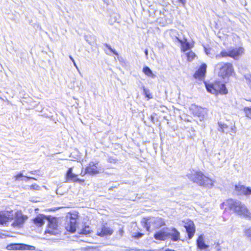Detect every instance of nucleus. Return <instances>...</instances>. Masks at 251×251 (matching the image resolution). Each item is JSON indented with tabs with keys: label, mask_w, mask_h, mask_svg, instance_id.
<instances>
[{
	"label": "nucleus",
	"mask_w": 251,
	"mask_h": 251,
	"mask_svg": "<svg viewBox=\"0 0 251 251\" xmlns=\"http://www.w3.org/2000/svg\"><path fill=\"white\" fill-rule=\"evenodd\" d=\"M226 203L229 209L233 213L246 219L251 220V212L241 201L229 199L227 200Z\"/></svg>",
	"instance_id": "nucleus-1"
},
{
	"label": "nucleus",
	"mask_w": 251,
	"mask_h": 251,
	"mask_svg": "<svg viewBox=\"0 0 251 251\" xmlns=\"http://www.w3.org/2000/svg\"><path fill=\"white\" fill-rule=\"evenodd\" d=\"M187 176L191 181L200 185L211 188L213 185L214 181L204 176L201 171H193L188 174Z\"/></svg>",
	"instance_id": "nucleus-2"
},
{
	"label": "nucleus",
	"mask_w": 251,
	"mask_h": 251,
	"mask_svg": "<svg viewBox=\"0 0 251 251\" xmlns=\"http://www.w3.org/2000/svg\"><path fill=\"white\" fill-rule=\"evenodd\" d=\"M204 83L207 91L212 94L217 95L218 93L226 94L228 93L225 85L223 83L218 81H216L214 83H209L206 81H204Z\"/></svg>",
	"instance_id": "nucleus-3"
},
{
	"label": "nucleus",
	"mask_w": 251,
	"mask_h": 251,
	"mask_svg": "<svg viewBox=\"0 0 251 251\" xmlns=\"http://www.w3.org/2000/svg\"><path fill=\"white\" fill-rule=\"evenodd\" d=\"M216 69H219L218 75L222 78L229 77L233 72L232 65L229 63H220L216 65Z\"/></svg>",
	"instance_id": "nucleus-4"
},
{
	"label": "nucleus",
	"mask_w": 251,
	"mask_h": 251,
	"mask_svg": "<svg viewBox=\"0 0 251 251\" xmlns=\"http://www.w3.org/2000/svg\"><path fill=\"white\" fill-rule=\"evenodd\" d=\"M27 219V216L23 214L21 210H18L13 214L14 221L11 226L16 228H21Z\"/></svg>",
	"instance_id": "nucleus-5"
},
{
	"label": "nucleus",
	"mask_w": 251,
	"mask_h": 251,
	"mask_svg": "<svg viewBox=\"0 0 251 251\" xmlns=\"http://www.w3.org/2000/svg\"><path fill=\"white\" fill-rule=\"evenodd\" d=\"M164 225H165L164 220L161 218L157 217L147 219L145 223L144 227L148 231H150L151 226L154 228H158Z\"/></svg>",
	"instance_id": "nucleus-6"
},
{
	"label": "nucleus",
	"mask_w": 251,
	"mask_h": 251,
	"mask_svg": "<svg viewBox=\"0 0 251 251\" xmlns=\"http://www.w3.org/2000/svg\"><path fill=\"white\" fill-rule=\"evenodd\" d=\"M49 222L48 228L45 230V234L49 233L50 235H56L60 233V230L58 228V225L56 220L54 218L50 219L48 217Z\"/></svg>",
	"instance_id": "nucleus-7"
},
{
	"label": "nucleus",
	"mask_w": 251,
	"mask_h": 251,
	"mask_svg": "<svg viewBox=\"0 0 251 251\" xmlns=\"http://www.w3.org/2000/svg\"><path fill=\"white\" fill-rule=\"evenodd\" d=\"M102 171L100 167L99 166L98 162H90L86 168L84 174H88L91 175L99 174Z\"/></svg>",
	"instance_id": "nucleus-8"
},
{
	"label": "nucleus",
	"mask_w": 251,
	"mask_h": 251,
	"mask_svg": "<svg viewBox=\"0 0 251 251\" xmlns=\"http://www.w3.org/2000/svg\"><path fill=\"white\" fill-rule=\"evenodd\" d=\"M218 125V130L220 132L226 134L229 133L231 135L232 133L235 134L236 132V127L235 125L232 126H229L226 124L221 122H219Z\"/></svg>",
	"instance_id": "nucleus-9"
},
{
	"label": "nucleus",
	"mask_w": 251,
	"mask_h": 251,
	"mask_svg": "<svg viewBox=\"0 0 251 251\" xmlns=\"http://www.w3.org/2000/svg\"><path fill=\"white\" fill-rule=\"evenodd\" d=\"M13 219V211L12 210L0 211V224H6L7 222L12 221Z\"/></svg>",
	"instance_id": "nucleus-10"
},
{
	"label": "nucleus",
	"mask_w": 251,
	"mask_h": 251,
	"mask_svg": "<svg viewBox=\"0 0 251 251\" xmlns=\"http://www.w3.org/2000/svg\"><path fill=\"white\" fill-rule=\"evenodd\" d=\"M8 250H34L35 247L24 244H10L6 247Z\"/></svg>",
	"instance_id": "nucleus-11"
},
{
	"label": "nucleus",
	"mask_w": 251,
	"mask_h": 251,
	"mask_svg": "<svg viewBox=\"0 0 251 251\" xmlns=\"http://www.w3.org/2000/svg\"><path fill=\"white\" fill-rule=\"evenodd\" d=\"M168 238L173 241L176 242L180 240V232L175 227H167Z\"/></svg>",
	"instance_id": "nucleus-12"
},
{
	"label": "nucleus",
	"mask_w": 251,
	"mask_h": 251,
	"mask_svg": "<svg viewBox=\"0 0 251 251\" xmlns=\"http://www.w3.org/2000/svg\"><path fill=\"white\" fill-rule=\"evenodd\" d=\"M77 215L75 214L71 216L70 221L66 226V228L68 231L72 233L76 231L77 226Z\"/></svg>",
	"instance_id": "nucleus-13"
},
{
	"label": "nucleus",
	"mask_w": 251,
	"mask_h": 251,
	"mask_svg": "<svg viewBox=\"0 0 251 251\" xmlns=\"http://www.w3.org/2000/svg\"><path fill=\"white\" fill-rule=\"evenodd\" d=\"M235 190L238 195L249 196L251 195V188L240 184L235 186Z\"/></svg>",
	"instance_id": "nucleus-14"
},
{
	"label": "nucleus",
	"mask_w": 251,
	"mask_h": 251,
	"mask_svg": "<svg viewBox=\"0 0 251 251\" xmlns=\"http://www.w3.org/2000/svg\"><path fill=\"white\" fill-rule=\"evenodd\" d=\"M167 227L156 231L154 234V238L159 241H165L168 239Z\"/></svg>",
	"instance_id": "nucleus-15"
},
{
	"label": "nucleus",
	"mask_w": 251,
	"mask_h": 251,
	"mask_svg": "<svg viewBox=\"0 0 251 251\" xmlns=\"http://www.w3.org/2000/svg\"><path fill=\"white\" fill-rule=\"evenodd\" d=\"M113 232V230L108 226H102L97 230V234L100 237L106 235H110Z\"/></svg>",
	"instance_id": "nucleus-16"
},
{
	"label": "nucleus",
	"mask_w": 251,
	"mask_h": 251,
	"mask_svg": "<svg viewBox=\"0 0 251 251\" xmlns=\"http://www.w3.org/2000/svg\"><path fill=\"white\" fill-rule=\"evenodd\" d=\"M230 57L237 59L238 57L244 53V49L242 47L229 48Z\"/></svg>",
	"instance_id": "nucleus-17"
},
{
	"label": "nucleus",
	"mask_w": 251,
	"mask_h": 251,
	"mask_svg": "<svg viewBox=\"0 0 251 251\" xmlns=\"http://www.w3.org/2000/svg\"><path fill=\"white\" fill-rule=\"evenodd\" d=\"M184 227L188 233L189 238H192L195 232V228L193 222L189 221L188 223L185 224Z\"/></svg>",
	"instance_id": "nucleus-18"
},
{
	"label": "nucleus",
	"mask_w": 251,
	"mask_h": 251,
	"mask_svg": "<svg viewBox=\"0 0 251 251\" xmlns=\"http://www.w3.org/2000/svg\"><path fill=\"white\" fill-rule=\"evenodd\" d=\"M207 65L206 64H202L198 70L196 72L194 76L195 78L198 77H204L206 72Z\"/></svg>",
	"instance_id": "nucleus-19"
},
{
	"label": "nucleus",
	"mask_w": 251,
	"mask_h": 251,
	"mask_svg": "<svg viewBox=\"0 0 251 251\" xmlns=\"http://www.w3.org/2000/svg\"><path fill=\"white\" fill-rule=\"evenodd\" d=\"M48 217L43 214H39L33 219V223L37 226H41L45 224V220H48Z\"/></svg>",
	"instance_id": "nucleus-20"
},
{
	"label": "nucleus",
	"mask_w": 251,
	"mask_h": 251,
	"mask_svg": "<svg viewBox=\"0 0 251 251\" xmlns=\"http://www.w3.org/2000/svg\"><path fill=\"white\" fill-rule=\"evenodd\" d=\"M76 177L77 175L73 173V168H70L66 173V182H68L69 181H72L73 182L79 181V179L77 178Z\"/></svg>",
	"instance_id": "nucleus-21"
},
{
	"label": "nucleus",
	"mask_w": 251,
	"mask_h": 251,
	"mask_svg": "<svg viewBox=\"0 0 251 251\" xmlns=\"http://www.w3.org/2000/svg\"><path fill=\"white\" fill-rule=\"evenodd\" d=\"M206 114V110L205 109L201 107H197L194 114L199 117V120L202 121L204 120Z\"/></svg>",
	"instance_id": "nucleus-22"
},
{
	"label": "nucleus",
	"mask_w": 251,
	"mask_h": 251,
	"mask_svg": "<svg viewBox=\"0 0 251 251\" xmlns=\"http://www.w3.org/2000/svg\"><path fill=\"white\" fill-rule=\"evenodd\" d=\"M197 244L199 249L201 250H205L208 248V246L204 243L202 235H200L197 240Z\"/></svg>",
	"instance_id": "nucleus-23"
},
{
	"label": "nucleus",
	"mask_w": 251,
	"mask_h": 251,
	"mask_svg": "<svg viewBox=\"0 0 251 251\" xmlns=\"http://www.w3.org/2000/svg\"><path fill=\"white\" fill-rule=\"evenodd\" d=\"M177 39L178 41L181 44V50L183 51H186L191 48L190 43L187 41H183L182 40L179 39L178 38H177Z\"/></svg>",
	"instance_id": "nucleus-24"
},
{
	"label": "nucleus",
	"mask_w": 251,
	"mask_h": 251,
	"mask_svg": "<svg viewBox=\"0 0 251 251\" xmlns=\"http://www.w3.org/2000/svg\"><path fill=\"white\" fill-rule=\"evenodd\" d=\"M227 56L230 57L229 49L228 50H223L220 53L217 54L215 57L216 59H219L221 57H225Z\"/></svg>",
	"instance_id": "nucleus-25"
},
{
	"label": "nucleus",
	"mask_w": 251,
	"mask_h": 251,
	"mask_svg": "<svg viewBox=\"0 0 251 251\" xmlns=\"http://www.w3.org/2000/svg\"><path fill=\"white\" fill-rule=\"evenodd\" d=\"M84 39L90 45H93L96 42V37L91 35H85Z\"/></svg>",
	"instance_id": "nucleus-26"
},
{
	"label": "nucleus",
	"mask_w": 251,
	"mask_h": 251,
	"mask_svg": "<svg viewBox=\"0 0 251 251\" xmlns=\"http://www.w3.org/2000/svg\"><path fill=\"white\" fill-rule=\"evenodd\" d=\"M143 72L149 77H153L154 76L151 70L150 69L149 67L147 66L144 67L143 68Z\"/></svg>",
	"instance_id": "nucleus-27"
},
{
	"label": "nucleus",
	"mask_w": 251,
	"mask_h": 251,
	"mask_svg": "<svg viewBox=\"0 0 251 251\" xmlns=\"http://www.w3.org/2000/svg\"><path fill=\"white\" fill-rule=\"evenodd\" d=\"M186 55L187 57V60L189 61H192L195 57L196 56L195 53L193 52L192 51H189L188 52L186 53Z\"/></svg>",
	"instance_id": "nucleus-28"
},
{
	"label": "nucleus",
	"mask_w": 251,
	"mask_h": 251,
	"mask_svg": "<svg viewBox=\"0 0 251 251\" xmlns=\"http://www.w3.org/2000/svg\"><path fill=\"white\" fill-rule=\"evenodd\" d=\"M244 111L246 116L247 117L251 119V106L250 107H245L244 108Z\"/></svg>",
	"instance_id": "nucleus-29"
},
{
	"label": "nucleus",
	"mask_w": 251,
	"mask_h": 251,
	"mask_svg": "<svg viewBox=\"0 0 251 251\" xmlns=\"http://www.w3.org/2000/svg\"><path fill=\"white\" fill-rule=\"evenodd\" d=\"M91 232V229L89 226H85L84 228L81 229L80 233L83 234H88Z\"/></svg>",
	"instance_id": "nucleus-30"
},
{
	"label": "nucleus",
	"mask_w": 251,
	"mask_h": 251,
	"mask_svg": "<svg viewBox=\"0 0 251 251\" xmlns=\"http://www.w3.org/2000/svg\"><path fill=\"white\" fill-rule=\"evenodd\" d=\"M143 88L144 90V93L146 97L149 99H151L152 97L151 94L150 93V90L148 89L145 88V86H143Z\"/></svg>",
	"instance_id": "nucleus-31"
},
{
	"label": "nucleus",
	"mask_w": 251,
	"mask_h": 251,
	"mask_svg": "<svg viewBox=\"0 0 251 251\" xmlns=\"http://www.w3.org/2000/svg\"><path fill=\"white\" fill-rule=\"evenodd\" d=\"M23 176L26 177L27 179H32L36 180V179L34 177H33L24 176L23 175V173H20L18 175L14 176V178L15 179V180H20L21 177H22Z\"/></svg>",
	"instance_id": "nucleus-32"
},
{
	"label": "nucleus",
	"mask_w": 251,
	"mask_h": 251,
	"mask_svg": "<svg viewBox=\"0 0 251 251\" xmlns=\"http://www.w3.org/2000/svg\"><path fill=\"white\" fill-rule=\"evenodd\" d=\"M244 233L247 238L251 240V227L245 229Z\"/></svg>",
	"instance_id": "nucleus-33"
},
{
	"label": "nucleus",
	"mask_w": 251,
	"mask_h": 251,
	"mask_svg": "<svg viewBox=\"0 0 251 251\" xmlns=\"http://www.w3.org/2000/svg\"><path fill=\"white\" fill-rule=\"evenodd\" d=\"M104 46L115 55H118V53L117 52V51L113 49L109 45L107 44H105Z\"/></svg>",
	"instance_id": "nucleus-34"
},
{
	"label": "nucleus",
	"mask_w": 251,
	"mask_h": 251,
	"mask_svg": "<svg viewBox=\"0 0 251 251\" xmlns=\"http://www.w3.org/2000/svg\"><path fill=\"white\" fill-rule=\"evenodd\" d=\"M31 189L38 190L39 188V186L37 184H32L30 186Z\"/></svg>",
	"instance_id": "nucleus-35"
},
{
	"label": "nucleus",
	"mask_w": 251,
	"mask_h": 251,
	"mask_svg": "<svg viewBox=\"0 0 251 251\" xmlns=\"http://www.w3.org/2000/svg\"><path fill=\"white\" fill-rule=\"evenodd\" d=\"M143 235V233H138L135 236V237L136 238H140L142 237Z\"/></svg>",
	"instance_id": "nucleus-36"
},
{
	"label": "nucleus",
	"mask_w": 251,
	"mask_h": 251,
	"mask_svg": "<svg viewBox=\"0 0 251 251\" xmlns=\"http://www.w3.org/2000/svg\"><path fill=\"white\" fill-rule=\"evenodd\" d=\"M210 50H211L210 49H207L205 47H204L205 52L206 54L207 55L210 53Z\"/></svg>",
	"instance_id": "nucleus-37"
},
{
	"label": "nucleus",
	"mask_w": 251,
	"mask_h": 251,
	"mask_svg": "<svg viewBox=\"0 0 251 251\" xmlns=\"http://www.w3.org/2000/svg\"><path fill=\"white\" fill-rule=\"evenodd\" d=\"M178 0L183 5H185L186 3V0Z\"/></svg>",
	"instance_id": "nucleus-38"
},
{
	"label": "nucleus",
	"mask_w": 251,
	"mask_h": 251,
	"mask_svg": "<svg viewBox=\"0 0 251 251\" xmlns=\"http://www.w3.org/2000/svg\"><path fill=\"white\" fill-rule=\"evenodd\" d=\"M144 52H145V54L146 55V57L148 58V49H146L145 50Z\"/></svg>",
	"instance_id": "nucleus-39"
},
{
	"label": "nucleus",
	"mask_w": 251,
	"mask_h": 251,
	"mask_svg": "<svg viewBox=\"0 0 251 251\" xmlns=\"http://www.w3.org/2000/svg\"><path fill=\"white\" fill-rule=\"evenodd\" d=\"M69 58H70V59L73 62H74V58H73V57L71 55L69 56Z\"/></svg>",
	"instance_id": "nucleus-40"
},
{
	"label": "nucleus",
	"mask_w": 251,
	"mask_h": 251,
	"mask_svg": "<svg viewBox=\"0 0 251 251\" xmlns=\"http://www.w3.org/2000/svg\"><path fill=\"white\" fill-rule=\"evenodd\" d=\"M165 251H174V250H171V249H167L165 250Z\"/></svg>",
	"instance_id": "nucleus-41"
},
{
	"label": "nucleus",
	"mask_w": 251,
	"mask_h": 251,
	"mask_svg": "<svg viewBox=\"0 0 251 251\" xmlns=\"http://www.w3.org/2000/svg\"><path fill=\"white\" fill-rule=\"evenodd\" d=\"M249 84L250 86V87L251 88V79H249Z\"/></svg>",
	"instance_id": "nucleus-42"
},
{
	"label": "nucleus",
	"mask_w": 251,
	"mask_h": 251,
	"mask_svg": "<svg viewBox=\"0 0 251 251\" xmlns=\"http://www.w3.org/2000/svg\"><path fill=\"white\" fill-rule=\"evenodd\" d=\"M73 63H74V65L76 67V65L75 61H74V62H73Z\"/></svg>",
	"instance_id": "nucleus-43"
},
{
	"label": "nucleus",
	"mask_w": 251,
	"mask_h": 251,
	"mask_svg": "<svg viewBox=\"0 0 251 251\" xmlns=\"http://www.w3.org/2000/svg\"><path fill=\"white\" fill-rule=\"evenodd\" d=\"M109 160H110V162H112V159H110V158H109Z\"/></svg>",
	"instance_id": "nucleus-44"
},
{
	"label": "nucleus",
	"mask_w": 251,
	"mask_h": 251,
	"mask_svg": "<svg viewBox=\"0 0 251 251\" xmlns=\"http://www.w3.org/2000/svg\"><path fill=\"white\" fill-rule=\"evenodd\" d=\"M109 160H110V162H112V159H110V158H109Z\"/></svg>",
	"instance_id": "nucleus-45"
},
{
	"label": "nucleus",
	"mask_w": 251,
	"mask_h": 251,
	"mask_svg": "<svg viewBox=\"0 0 251 251\" xmlns=\"http://www.w3.org/2000/svg\"><path fill=\"white\" fill-rule=\"evenodd\" d=\"M109 160H110V162H112V159H110V158H109Z\"/></svg>",
	"instance_id": "nucleus-46"
},
{
	"label": "nucleus",
	"mask_w": 251,
	"mask_h": 251,
	"mask_svg": "<svg viewBox=\"0 0 251 251\" xmlns=\"http://www.w3.org/2000/svg\"><path fill=\"white\" fill-rule=\"evenodd\" d=\"M223 0V1H225V0Z\"/></svg>",
	"instance_id": "nucleus-47"
}]
</instances>
